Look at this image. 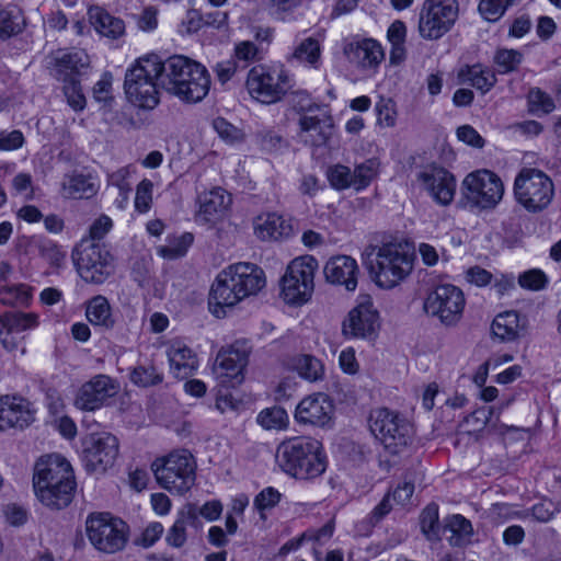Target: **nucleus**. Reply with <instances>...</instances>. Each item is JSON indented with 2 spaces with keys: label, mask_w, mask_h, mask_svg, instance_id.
<instances>
[{
  "label": "nucleus",
  "mask_w": 561,
  "mask_h": 561,
  "mask_svg": "<svg viewBox=\"0 0 561 561\" xmlns=\"http://www.w3.org/2000/svg\"><path fill=\"white\" fill-rule=\"evenodd\" d=\"M161 88L185 103L203 101L210 89L206 67L188 57L174 55L160 60Z\"/></svg>",
  "instance_id": "7ed1b4c3"
},
{
  "label": "nucleus",
  "mask_w": 561,
  "mask_h": 561,
  "mask_svg": "<svg viewBox=\"0 0 561 561\" xmlns=\"http://www.w3.org/2000/svg\"><path fill=\"white\" fill-rule=\"evenodd\" d=\"M72 260L85 282L102 284L112 273L113 257L99 242L81 240L72 252Z\"/></svg>",
  "instance_id": "ddd939ff"
},
{
  "label": "nucleus",
  "mask_w": 561,
  "mask_h": 561,
  "mask_svg": "<svg viewBox=\"0 0 561 561\" xmlns=\"http://www.w3.org/2000/svg\"><path fill=\"white\" fill-rule=\"evenodd\" d=\"M369 428L391 456L404 454L414 436L413 425L404 416L386 408L370 413Z\"/></svg>",
  "instance_id": "0eeeda50"
},
{
  "label": "nucleus",
  "mask_w": 561,
  "mask_h": 561,
  "mask_svg": "<svg viewBox=\"0 0 561 561\" xmlns=\"http://www.w3.org/2000/svg\"><path fill=\"white\" fill-rule=\"evenodd\" d=\"M377 122L385 127H393L397 122L396 103L391 99L380 98L376 103Z\"/></svg>",
  "instance_id": "5fc2aeb1"
},
{
  "label": "nucleus",
  "mask_w": 561,
  "mask_h": 561,
  "mask_svg": "<svg viewBox=\"0 0 561 561\" xmlns=\"http://www.w3.org/2000/svg\"><path fill=\"white\" fill-rule=\"evenodd\" d=\"M547 277L540 270H529L522 273L518 277V284L520 287L529 290H540L545 288Z\"/></svg>",
  "instance_id": "4d7b16f0"
},
{
  "label": "nucleus",
  "mask_w": 561,
  "mask_h": 561,
  "mask_svg": "<svg viewBox=\"0 0 561 561\" xmlns=\"http://www.w3.org/2000/svg\"><path fill=\"white\" fill-rule=\"evenodd\" d=\"M318 261L311 255L294 259L282 277V293L287 304L301 305L307 302L314 289V273Z\"/></svg>",
  "instance_id": "9d476101"
},
{
  "label": "nucleus",
  "mask_w": 561,
  "mask_h": 561,
  "mask_svg": "<svg viewBox=\"0 0 561 561\" xmlns=\"http://www.w3.org/2000/svg\"><path fill=\"white\" fill-rule=\"evenodd\" d=\"M31 288L24 284L0 286V302L9 306H26L31 300Z\"/></svg>",
  "instance_id": "c03bdc74"
},
{
  "label": "nucleus",
  "mask_w": 561,
  "mask_h": 561,
  "mask_svg": "<svg viewBox=\"0 0 561 561\" xmlns=\"http://www.w3.org/2000/svg\"><path fill=\"white\" fill-rule=\"evenodd\" d=\"M250 504V499L244 493L234 495L229 505L226 515L225 526H238V524H244L248 520L243 518L244 511Z\"/></svg>",
  "instance_id": "de8ad7c7"
},
{
  "label": "nucleus",
  "mask_w": 561,
  "mask_h": 561,
  "mask_svg": "<svg viewBox=\"0 0 561 561\" xmlns=\"http://www.w3.org/2000/svg\"><path fill=\"white\" fill-rule=\"evenodd\" d=\"M127 175L128 171L126 169H119L108 175V184L117 188L122 201L127 199L128 193L131 190L126 181Z\"/></svg>",
  "instance_id": "69168bd1"
},
{
  "label": "nucleus",
  "mask_w": 561,
  "mask_h": 561,
  "mask_svg": "<svg viewBox=\"0 0 561 561\" xmlns=\"http://www.w3.org/2000/svg\"><path fill=\"white\" fill-rule=\"evenodd\" d=\"M36 410L26 399L15 396L0 398V432L24 428L35 421Z\"/></svg>",
  "instance_id": "412c9836"
},
{
  "label": "nucleus",
  "mask_w": 561,
  "mask_h": 561,
  "mask_svg": "<svg viewBox=\"0 0 561 561\" xmlns=\"http://www.w3.org/2000/svg\"><path fill=\"white\" fill-rule=\"evenodd\" d=\"M112 81L110 72H104L93 87V98L96 102L106 103L112 100Z\"/></svg>",
  "instance_id": "680f3d73"
},
{
  "label": "nucleus",
  "mask_w": 561,
  "mask_h": 561,
  "mask_svg": "<svg viewBox=\"0 0 561 561\" xmlns=\"http://www.w3.org/2000/svg\"><path fill=\"white\" fill-rule=\"evenodd\" d=\"M516 202L529 213H540L552 202L554 185L551 178L535 168H523L514 181Z\"/></svg>",
  "instance_id": "1a4fd4ad"
},
{
  "label": "nucleus",
  "mask_w": 561,
  "mask_h": 561,
  "mask_svg": "<svg viewBox=\"0 0 561 561\" xmlns=\"http://www.w3.org/2000/svg\"><path fill=\"white\" fill-rule=\"evenodd\" d=\"M265 286L264 272L251 263H238L221 271L209 293V309L224 317L226 308L236 306L248 296L255 295Z\"/></svg>",
  "instance_id": "f03ea898"
},
{
  "label": "nucleus",
  "mask_w": 561,
  "mask_h": 561,
  "mask_svg": "<svg viewBox=\"0 0 561 561\" xmlns=\"http://www.w3.org/2000/svg\"><path fill=\"white\" fill-rule=\"evenodd\" d=\"M25 27L22 11L15 5L0 7V38L8 39L15 36Z\"/></svg>",
  "instance_id": "c9c22d12"
},
{
  "label": "nucleus",
  "mask_w": 561,
  "mask_h": 561,
  "mask_svg": "<svg viewBox=\"0 0 561 561\" xmlns=\"http://www.w3.org/2000/svg\"><path fill=\"white\" fill-rule=\"evenodd\" d=\"M118 390L119 385L115 379L103 374L95 375L79 388L75 404L81 410L94 411L115 397Z\"/></svg>",
  "instance_id": "6ab92c4d"
},
{
  "label": "nucleus",
  "mask_w": 561,
  "mask_h": 561,
  "mask_svg": "<svg viewBox=\"0 0 561 561\" xmlns=\"http://www.w3.org/2000/svg\"><path fill=\"white\" fill-rule=\"evenodd\" d=\"M328 180L332 187L342 191L351 186L354 187V176L348 167L335 164L328 170Z\"/></svg>",
  "instance_id": "8fccbe9b"
},
{
  "label": "nucleus",
  "mask_w": 561,
  "mask_h": 561,
  "mask_svg": "<svg viewBox=\"0 0 561 561\" xmlns=\"http://www.w3.org/2000/svg\"><path fill=\"white\" fill-rule=\"evenodd\" d=\"M222 511L224 506L218 500L207 501L202 506L186 504L181 511L182 518L178 519L173 526H181L185 522L194 523L198 517H202L207 523H213L221 516Z\"/></svg>",
  "instance_id": "7c9ffc66"
},
{
  "label": "nucleus",
  "mask_w": 561,
  "mask_h": 561,
  "mask_svg": "<svg viewBox=\"0 0 561 561\" xmlns=\"http://www.w3.org/2000/svg\"><path fill=\"white\" fill-rule=\"evenodd\" d=\"M37 316L35 313L7 312L0 316V327L9 330V333L21 334L26 330L37 327Z\"/></svg>",
  "instance_id": "58836bf2"
},
{
  "label": "nucleus",
  "mask_w": 561,
  "mask_h": 561,
  "mask_svg": "<svg viewBox=\"0 0 561 561\" xmlns=\"http://www.w3.org/2000/svg\"><path fill=\"white\" fill-rule=\"evenodd\" d=\"M465 308L462 291L455 285L443 284L435 287L428 294L424 309L427 314L437 317L446 325H453L459 321Z\"/></svg>",
  "instance_id": "2eb2a0df"
},
{
  "label": "nucleus",
  "mask_w": 561,
  "mask_h": 561,
  "mask_svg": "<svg viewBox=\"0 0 561 561\" xmlns=\"http://www.w3.org/2000/svg\"><path fill=\"white\" fill-rule=\"evenodd\" d=\"M323 273L329 283L342 285L350 291L357 286V262L348 255L331 257L325 263Z\"/></svg>",
  "instance_id": "393cba45"
},
{
  "label": "nucleus",
  "mask_w": 561,
  "mask_h": 561,
  "mask_svg": "<svg viewBox=\"0 0 561 561\" xmlns=\"http://www.w3.org/2000/svg\"><path fill=\"white\" fill-rule=\"evenodd\" d=\"M118 526L125 525L121 518L113 516L110 512H93L88 515L85 526Z\"/></svg>",
  "instance_id": "0e129e2a"
},
{
  "label": "nucleus",
  "mask_w": 561,
  "mask_h": 561,
  "mask_svg": "<svg viewBox=\"0 0 561 561\" xmlns=\"http://www.w3.org/2000/svg\"><path fill=\"white\" fill-rule=\"evenodd\" d=\"M130 381L141 388L153 387L163 381V375L151 363L138 364L129 374Z\"/></svg>",
  "instance_id": "a19ab883"
},
{
  "label": "nucleus",
  "mask_w": 561,
  "mask_h": 561,
  "mask_svg": "<svg viewBox=\"0 0 561 561\" xmlns=\"http://www.w3.org/2000/svg\"><path fill=\"white\" fill-rule=\"evenodd\" d=\"M170 367L175 377L186 378L197 368V359L192 350L182 344H174L168 352Z\"/></svg>",
  "instance_id": "2f4dec72"
},
{
  "label": "nucleus",
  "mask_w": 561,
  "mask_h": 561,
  "mask_svg": "<svg viewBox=\"0 0 561 561\" xmlns=\"http://www.w3.org/2000/svg\"><path fill=\"white\" fill-rule=\"evenodd\" d=\"M517 0H481L479 12L489 22L497 21Z\"/></svg>",
  "instance_id": "09e8293b"
},
{
  "label": "nucleus",
  "mask_w": 561,
  "mask_h": 561,
  "mask_svg": "<svg viewBox=\"0 0 561 561\" xmlns=\"http://www.w3.org/2000/svg\"><path fill=\"white\" fill-rule=\"evenodd\" d=\"M62 191L69 198H90L96 194L98 186L91 175L72 173L65 178Z\"/></svg>",
  "instance_id": "72a5a7b5"
},
{
  "label": "nucleus",
  "mask_w": 561,
  "mask_h": 561,
  "mask_svg": "<svg viewBox=\"0 0 561 561\" xmlns=\"http://www.w3.org/2000/svg\"><path fill=\"white\" fill-rule=\"evenodd\" d=\"M32 244L37 249L38 254L54 267H61L66 260V252L62 251L54 241L34 237Z\"/></svg>",
  "instance_id": "37998d69"
},
{
  "label": "nucleus",
  "mask_w": 561,
  "mask_h": 561,
  "mask_svg": "<svg viewBox=\"0 0 561 561\" xmlns=\"http://www.w3.org/2000/svg\"><path fill=\"white\" fill-rule=\"evenodd\" d=\"M33 488L47 507L61 510L73 499L76 480L70 462L59 454L44 455L34 466Z\"/></svg>",
  "instance_id": "f257e3e1"
},
{
  "label": "nucleus",
  "mask_w": 561,
  "mask_h": 561,
  "mask_svg": "<svg viewBox=\"0 0 561 561\" xmlns=\"http://www.w3.org/2000/svg\"><path fill=\"white\" fill-rule=\"evenodd\" d=\"M194 237L190 232L175 238L170 244L161 247L159 252L162 256L168 259H176L183 256L187 249L192 245Z\"/></svg>",
  "instance_id": "3c124183"
},
{
  "label": "nucleus",
  "mask_w": 561,
  "mask_h": 561,
  "mask_svg": "<svg viewBox=\"0 0 561 561\" xmlns=\"http://www.w3.org/2000/svg\"><path fill=\"white\" fill-rule=\"evenodd\" d=\"M379 325V313L371 298L362 296L343 321L342 332L346 337L369 339L376 334Z\"/></svg>",
  "instance_id": "f3484780"
},
{
  "label": "nucleus",
  "mask_w": 561,
  "mask_h": 561,
  "mask_svg": "<svg viewBox=\"0 0 561 561\" xmlns=\"http://www.w3.org/2000/svg\"><path fill=\"white\" fill-rule=\"evenodd\" d=\"M462 194L472 206L491 209L502 201L504 185L497 174L482 169L471 172L465 178Z\"/></svg>",
  "instance_id": "4468645a"
},
{
  "label": "nucleus",
  "mask_w": 561,
  "mask_h": 561,
  "mask_svg": "<svg viewBox=\"0 0 561 561\" xmlns=\"http://www.w3.org/2000/svg\"><path fill=\"white\" fill-rule=\"evenodd\" d=\"M255 236L262 241H279L294 233L291 220L276 213L259 215L253 220Z\"/></svg>",
  "instance_id": "b1692460"
},
{
  "label": "nucleus",
  "mask_w": 561,
  "mask_h": 561,
  "mask_svg": "<svg viewBox=\"0 0 561 561\" xmlns=\"http://www.w3.org/2000/svg\"><path fill=\"white\" fill-rule=\"evenodd\" d=\"M25 139L21 130L0 131V150L11 151L21 148Z\"/></svg>",
  "instance_id": "e2e57ef3"
},
{
  "label": "nucleus",
  "mask_w": 561,
  "mask_h": 561,
  "mask_svg": "<svg viewBox=\"0 0 561 561\" xmlns=\"http://www.w3.org/2000/svg\"><path fill=\"white\" fill-rule=\"evenodd\" d=\"M87 535L91 543L105 553L122 550L128 537L125 528H87Z\"/></svg>",
  "instance_id": "c85d7f7f"
},
{
  "label": "nucleus",
  "mask_w": 561,
  "mask_h": 561,
  "mask_svg": "<svg viewBox=\"0 0 561 561\" xmlns=\"http://www.w3.org/2000/svg\"><path fill=\"white\" fill-rule=\"evenodd\" d=\"M118 456V440L107 432L91 433L82 443V457L87 470L104 472Z\"/></svg>",
  "instance_id": "dca6fc26"
},
{
  "label": "nucleus",
  "mask_w": 561,
  "mask_h": 561,
  "mask_svg": "<svg viewBox=\"0 0 561 561\" xmlns=\"http://www.w3.org/2000/svg\"><path fill=\"white\" fill-rule=\"evenodd\" d=\"M248 359L249 350L244 343L236 342L227 350H221L215 364V373L221 379V383H227L230 387L240 385Z\"/></svg>",
  "instance_id": "aec40b11"
},
{
  "label": "nucleus",
  "mask_w": 561,
  "mask_h": 561,
  "mask_svg": "<svg viewBox=\"0 0 561 561\" xmlns=\"http://www.w3.org/2000/svg\"><path fill=\"white\" fill-rule=\"evenodd\" d=\"M160 68V59L153 55L139 59L127 69L124 90L130 103L145 110H152L159 104Z\"/></svg>",
  "instance_id": "423d86ee"
},
{
  "label": "nucleus",
  "mask_w": 561,
  "mask_h": 561,
  "mask_svg": "<svg viewBox=\"0 0 561 561\" xmlns=\"http://www.w3.org/2000/svg\"><path fill=\"white\" fill-rule=\"evenodd\" d=\"M344 54L352 64L363 69L376 67L383 59L381 46L371 38L348 43Z\"/></svg>",
  "instance_id": "bb28decb"
},
{
  "label": "nucleus",
  "mask_w": 561,
  "mask_h": 561,
  "mask_svg": "<svg viewBox=\"0 0 561 561\" xmlns=\"http://www.w3.org/2000/svg\"><path fill=\"white\" fill-rule=\"evenodd\" d=\"M524 328L525 318L522 321L516 311H505L497 314L491 325L493 335L503 342L518 337Z\"/></svg>",
  "instance_id": "c756f323"
},
{
  "label": "nucleus",
  "mask_w": 561,
  "mask_h": 561,
  "mask_svg": "<svg viewBox=\"0 0 561 561\" xmlns=\"http://www.w3.org/2000/svg\"><path fill=\"white\" fill-rule=\"evenodd\" d=\"M280 493L272 486L263 489L253 501L254 516L249 519V523L254 525L264 523L266 513L280 501Z\"/></svg>",
  "instance_id": "e433bc0d"
},
{
  "label": "nucleus",
  "mask_w": 561,
  "mask_h": 561,
  "mask_svg": "<svg viewBox=\"0 0 561 561\" xmlns=\"http://www.w3.org/2000/svg\"><path fill=\"white\" fill-rule=\"evenodd\" d=\"M528 103L531 112L548 114L554 110L553 100L546 92L538 88L531 89L528 93Z\"/></svg>",
  "instance_id": "6e6d98bb"
},
{
  "label": "nucleus",
  "mask_w": 561,
  "mask_h": 561,
  "mask_svg": "<svg viewBox=\"0 0 561 561\" xmlns=\"http://www.w3.org/2000/svg\"><path fill=\"white\" fill-rule=\"evenodd\" d=\"M458 82L460 84H470L483 93L488 92L495 83V76L481 65L463 66L459 69Z\"/></svg>",
  "instance_id": "473e14b6"
},
{
  "label": "nucleus",
  "mask_w": 561,
  "mask_h": 561,
  "mask_svg": "<svg viewBox=\"0 0 561 561\" xmlns=\"http://www.w3.org/2000/svg\"><path fill=\"white\" fill-rule=\"evenodd\" d=\"M298 124L302 141L316 147L327 144L333 128V119L327 107L300 115Z\"/></svg>",
  "instance_id": "4be33fe9"
},
{
  "label": "nucleus",
  "mask_w": 561,
  "mask_h": 561,
  "mask_svg": "<svg viewBox=\"0 0 561 561\" xmlns=\"http://www.w3.org/2000/svg\"><path fill=\"white\" fill-rule=\"evenodd\" d=\"M90 19L95 30L103 36L117 38L125 32L123 20L112 16L101 8H93L89 11Z\"/></svg>",
  "instance_id": "f704fd0d"
},
{
  "label": "nucleus",
  "mask_w": 561,
  "mask_h": 561,
  "mask_svg": "<svg viewBox=\"0 0 561 561\" xmlns=\"http://www.w3.org/2000/svg\"><path fill=\"white\" fill-rule=\"evenodd\" d=\"M245 85L253 99L263 104H273L291 88V78L283 69L259 65L248 72Z\"/></svg>",
  "instance_id": "9b49d317"
},
{
  "label": "nucleus",
  "mask_w": 561,
  "mask_h": 561,
  "mask_svg": "<svg viewBox=\"0 0 561 561\" xmlns=\"http://www.w3.org/2000/svg\"><path fill=\"white\" fill-rule=\"evenodd\" d=\"M457 137L460 141L474 148H482L484 146V139L470 125L460 126L457 129Z\"/></svg>",
  "instance_id": "338daca9"
},
{
  "label": "nucleus",
  "mask_w": 561,
  "mask_h": 561,
  "mask_svg": "<svg viewBox=\"0 0 561 561\" xmlns=\"http://www.w3.org/2000/svg\"><path fill=\"white\" fill-rule=\"evenodd\" d=\"M416 181L436 203L447 206L454 201L456 179L445 168L426 165L417 173Z\"/></svg>",
  "instance_id": "a211bd4d"
},
{
  "label": "nucleus",
  "mask_w": 561,
  "mask_h": 561,
  "mask_svg": "<svg viewBox=\"0 0 561 561\" xmlns=\"http://www.w3.org/2000/svg\"><path fill=\"white\" fill-rule=\"evenodd\" d=\"M56 77L60 81L79 79L90 66V58L84 50H59L53 56Z\"/></svg>",
  "instance_id": "a878e982"
},
{
  "label": "nucleus",
  "mask_w": 561,
  "mask_h": 561,
  "mask_svg": "<svg viewBox=\"0 0 561 561\" xmlns=\"http://www.w3.org/2000/svg\"><path fill=\"white\" fill-rule=\"evenodd\" d=\"M87 318L94 324L106 329L114 325L111 313V307L107 299L103 296L93 297L87 306Z\"/></svg>",
  "instance_id": "4c0bfd02"
},
{
  "label": "nucleus",
  "mask_w": 561,
  "mask_h": 561,
  "mask_svg": "<svg viewBox=\"0 0 561 561\" xmlns=\"http://www.w3.org/2000/svg\"><path fill=\"white\" fill-rule=\"evenodd\" d=\"M290 59L304 62L312 68H319L321 61V48L313 37L305 38L294 50Z\"/></svg>",
  "instance_id": "ea45409f"
},
{
  "label": "nucleus",
  "mask_w": 561,
  "mask_h": 561,
  "mask_svg": "<svg viewBox=\"0 0 561 561\" xmlns=\"http://www.w3.org/2000/svg\"><path fill=\"white\" fill-rule=\"evenodd\" d=\"M364 261L373 280L385 289L396 287L413 268L412 255L397 243L368 247Z\"/></svg>",
  "instance_id": "39448f33"
},
{
  "label": "nucleus",
  "mask_w": 561,
  "mask_h": 561,
  "mask_svg": "<svg viewBox=\"0 0 561 561\" xmlns=\"http://www.w3.org/2000/svg\"><path fill=\"white\" fill-rule=\"evenodd\" d=\"M379 162L377 159H368L355 167L352 172L354 176V187L359 191L369 185L377 175Z\"/></svg>",
  "instance_id": "49530a36"
},
{
  "label": "nucleus",
  "mask_w": 561,
  "mask_h": 561,
  "mask_svg": "<svg viewBox=\"0 0 561 561\" xmlns=\"http://www.w3.org/2000/svg\"><path fill=\"white\" fill-rule=\"evenodd\" d=\"M458 15L457 0H425L419 18L421 37L427 41L443 37L455 25Z\"/></svg>",
  "instance_id": "f8f14e48"
},
{
  "label": "nucleus",
  "mask_w": 561,
  "mask_h": 561,
  "mask_svg": "<svg viewBox=\"0 0 561 561\" xmlns=\"http://www.w3.org/2000/svg\"><path fill=\"white\" fill-rule=\"evenodd\" d=\"M152 183L145 179L142 180L136 191L135 207L140 213L149 210L152 201Z\"/></svg>",
  "instance_id": "13d9d810"
},
{
  "label": "nucleus",
  "mask_w": 561,
  "mask_h": 561,
  "mask_svg": "<svg viewBox=\"0 0 561 561\" xmlns=\"http://www.w3.org/2000/svg\"><path fill=\"white\" fill-rule=\"evenodd\" d=\"M213 127L217 134L228 142H236L242 138V133L236 126L222 117H217L213 122Z\"/></svg>",
  "instance_id": "052dcab7"
},
{
  "label": "nucleus",
  "mask_w": 561,
  "mask_h": 561,
  "mask_svg": "<svg viewBox=\"0 0 561 561\" xmlns=\"http://www.w3.org/2000/svg\"><path fill=\"white\" fill-rule=\"evenodd\" d=\"M260 426L267 431H280L288 426L289 419L285 409L280 407H272L263 409L256 416Z\"/></svg>",
  "instance_id": "79ce46f5"
},
{
  "label": "nucleus",
  "mask_w": 561,
  "mask_h": 561,
  "mask_svg": "<svg viewBox=\"0 0 561 561\" xmlns=\"http://www.w3.org/2000/svg\"><path fill=\"white\" fill-rule=\"evenodd\" d=\"M196 462L187 450H176L152 463L157 482L171 493L182 495L195 483Z\"/></svg>",
  "instance_id": "6e6552de"
},
{
  "label": "nucleus",
  "mask_w": 561,
  "mask_h": 561,
  "mask_svg": "<svg viewBox=\"0 0 561 561\" xmlns=\"http://www.w3.org/2000/svg\"><path fill=\"white\" fill-rule=\"evenodd\" d=\"M276 462L286 474L301 480L318 478L327 469L321 443L310 437L282 442L276 449Z\"/></svg>",
  "instance_id": "20e7f679"
},
{
  "label": "nucleus",
  "mask_w": 561,
  "mask_h": 561,
  "mask_svg": "<svg viewBox=\"0 0 561 561\" xmlns=\"http://www.w3.org/2000/svg\"><path fill=\"white\" fill-rule=\"evenodd\" d=\"M333 403L323 393H317L302 399L296 408L295 420L299 424L325 426L332 419Z\"/></svg>",
  "instance_id": "5701e85b"
},
{
  "label": "nucleus",
  "mask_w": 561,
  "mask_h": 561,
  "mask_svg": "<svg viewBox=\"0 0 561 561\" xmlns=\"http://www.w3.org/2000/svg\"><path fill=\"white\" fill-rule=\"evenodd\" d=\"M522 59L523 55L515 49H500L494 57L497 71L501 73H508L516 70Z\"/></svg>",
  "instance_id": "603ef678"
},
{
  "label": "nucleus",
  "mask_w": 561,
  "mask_h": 561,
  "mask_svg": "<svg viewBox=\"0 0 561 561\" xmlns=\"http://www.w3.org/2000/svg\"><path fill=\"white\" fill-rule=\"evenodd\" d=\"M3 513L5 520L11 524V526H21L28 522L26 510L16 504L7 505Z\"/></svg>",
  "instance_id": "774afa93"
},
{
  "label": "nucleus",
  "mask_w": 561,
  "mask_h": 561,
  "mask_svg": "<svg viewBox=\"0 0 561 561\" xmlns=\"http://www.w3.org/2000/svg\"><path fill=\"white\" fill-rule=\"evenodd\" d=\"M230 203V195L220 187L201 194L198 196V220L204 222L216 221L224 216Z\"/></svg>",
  "instance_id": "cd10ccee"
},
{
  "label": "nucleus",
  "mask_w": 561,
  "mask_h": 561,
  "mask_svg": "<svg viewBox=\"0 0 561 561\" xmlns=\"http://www.w3.org/2000/svg\"><path fill=\"white\" fill-rule=\"evenodd\" d=\"M295 368L302 378L309 381H317L323 376V365L321 360L311 355L299 356L296 359Z\"/></svg>",
  "instance_id": "a18cd8bd"
},
{
  "label": "nucleus",
  "mask_w": 561,
  "mask_h": 561,
  "mask_svg": "<svg viewBox=\"0 0 561 561\" xmlns=\"http://www.w3.org/2000/svg\"><path fill=\"white\" fill-rule=\"evenodd\" d=\"M290 104L295 111L300 115L305 113H314L316 108H324L317 103H313L310 95L305 91H297L290 95Z\"/></svg>",
  "instance_id": "bf43d9fd"
},
{
  "label": "nucleus",
  "mask_w": 561,
  "mask_h": 561,
  "mask_svg": "<svg viewBox=\"0 0 561 561\" xmlns=\"http://www.w3.org/2000/svg\"><path fill=\"white\" fill-rule=\"evenodd\" d=\"M64 93L67 99L69 106L75 111H82L85 107V96L82 92V88L79 79L62 81Z\"/></svg>",
  "instance_id": "864d4df0"
}]
</instances>
